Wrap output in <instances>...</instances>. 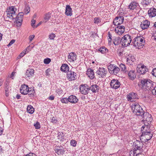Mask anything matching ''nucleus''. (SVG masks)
Returning <instances> with one entry per match:
<instances>
[{"label": "nucleus", "instance_id": "f257e3e1", "mask_svg": "<svg viewBox=\"0 0 156 156\" xmlns=\"http://www.w3.org/2000/svg\"><path fill=\"white\" fill-rule=\"evenodd\" d=\"M140 119H143L142 121L145 125L144 126H143L142 127L141 130H144L145 128H148V125H150L152 121V118L151 114L147 112L143 113L139 117Z\"/></svg>", "mask_w": 156, "mask_h": 156}, {"label": "nucleus", "instance_id": "f03ea898", "mask_svg": "<svg viewBox=\"0 0 156 156\" xmlns=\"http://www.w3.org/2000/svg\"><path fill=\"white\" fill-rule=\"evenodd\" d=\"M152 83V81L150 80L144 79L141 80L140 83H138V85L143 90L146 91L151 89Z\"/></svg>", "mask_w": 156, "mask_h": 156}, {"label": "nucleus", "instance_id": "7ed1b4c3", "mask_svg": "<svg viewBox=\"0 0 156 156\" xmlns=\"http://www.w3.org/2000/svg\"><path fill=\"white\" fill-rule=\"evenodd\" d=\"M132 108L133 113L138 116V117L144 112L141 107L137 103H135L133 104L132 106Z\"/></svg>", "mask_w": 156, "mask_h": 156}, {"label": "nucleus", "instance_id": "20e7f679", "mask_svg": "<svg viewBox=\"0 0 156 156\" xmlns=\"http://www.w3.org/2000/svg\"><path fill=\"white\" fill-rule=\"evenodd\" d=\"M145 44V41L142 36H138L135 38L134 40V45L138 48H142Z\"/></svg>", "mask_w": 156, "mask_h": 156}, {"label": "nucleus", "instance_id": "39448f33", "mask_svg": "<svg viewBox=\"0 0 156 156\" xmlns=\"http://www.w3.org/2000/svg\"><path fill=\"white\" fill-rule=\"evenodd\" d=\"M132 40L131 36L129 34H126L121 38V44L122 46L126 47L130 45Z\"/></svg>", "mask_w": 156, "mask_h": 156}, {"label": "nucleus", "instance_id": "423d86ee", "mask_svg": "<svg viewBox=\"0 0 156 156\" xmlns=\"http://www.w3.org/2000/svg\"><path fill=\"white\" fill-rule=\"evenodd\" d=\"M147 128H145L144 131L141 135V136L142 139L144 140V141L146 142L148 141L151 139L152 136V134L150 130H147Z\"/></svg>", "mask_w": 156, "mask_h": 156}, {"label": "nucleus", "instance_id": "0eeeda50", "mask_svg": "<svg viewBox=\"0 0 156 156\" xmlns=\"http://www.w3.org/2000/svg\"><path fill=\"white\" fill-rule=\"evenodd\" d=\"M109 72L111 74L117 75L120 71V69L115 65L110 64L108 66Z\"/></svg>", "mask_w": 156, "mask_h": 156}, {"label": "nucleus", "instance_id": "6e6552de", "mask_svg": "<svg viewBox=\"0 0 156 156\" xmlns=\"http://www.w3.org/2000/svg\"><path fill=\"white\" fill-rule=\"evenodd\" d=\"M107 73V69L103 67L99 68L96 72L97 75L100 78L105 77Z\"/></svg>", "mask_w": 156, "mask_h": 156}, {"label": "nucleus", "instance_id": "1a4fd4ad", "mask_svg": "<svg viewBox=\"0 0 156 156\" xmlns=\"http://www.w3.org/2000/svg\"><path fill=\"white\" fill-rule=\"evenodd\" d=\"M134 148V149L138 151H143L142 148L143 147V144L139 140H136L133 143Z\"/></svg>", "mask_w": 156, "mask_h": 156}, {"label": "nucleus", "instance_id": "9d476101", "mask_svg": "<svg viewBox=\"0 0 156 156\" xmlns=\"http://www.w3.org/2000/svg\"><path fill=\"white\" fill-rule=\"evenodd\" d=\"M80 90L82 94L86 95L89 93L90 87L87 84L81 85L80 87Z\"/></svg>", "mask_w": 156, "mask_h": 156}, {"label": "nucleus", "instance_id": "9b49d317", "mask_svg": "<svg viewBox=\"0 0 156 156\" xmlns=\"http://www.w3.org/2000/svg\"><path fill=\"white\" fill-rule=\"evenodd\" d=\"M137 71L140 74H144L148 71V69L144 65L141 66L138 65L137 68Z\"/></svg>", "mask_w": 156, "mask_h": 156}, {"label": "nucleus", "instance_id": "f8f14e48", "mask_svg": "<svg viewBox=\"0 0 156 156\" xmlns=\"http://www.w3.org/2000/svg\"><path fill=\"white\" fill-rule=\"evenodd\" d=\"M76 74L74 71L70 70L68 71L67 73V78L69 80H74L76 79Z\"/></svg>", "mask_w": 156, "mask_h": 156}, {"label": "nucleus", "instance_id": "ddd939ff", "mask_svg": "<svg viewBox=\"0 0 156 156\" xmlns=\"http://www.w3.org/2000/svg\"><path fill=\"white\" fill-rule=\"evenodd\" d=\"M111 87L113 89H117L120 86V83L118 80L115 79L112 80L110 83Z\"/></svg>", "mask_w": 156, "mask_h": 156}, {"label": "nucleus", "instance_id": "4468645a", "mask_svg": "<svg viewBox=\"0 0 156 156\" xmlns=\"http://www.w3.org/2000/svg\"><path fill=\"white\" fill-rule=\"evenodd\" d=\"M124 20V17L122 16H117L114 20L113 23L115 26L119 25L123 23Z\"/></svg>", "mask_w": 156, "mask_h": 156}, {"label": "nucleus", "instance_id": "2eb2a0df", "mask_svg": "<svg viewBox=\"0 0 156 156\" xmlns=\"http://www.w3.org/2000/svg\"><path fill=\"white\" fill-rule=\"evenodd\" d=\"M55 152L59 155L64 154L65 153V150L64 147L62 146H58L55 147Z\"/></svg>", "mask_w": 156, "mask_h": 156}, {"label": "nucleus", "instance_id": "dca6fc26", "mask_svg": "<svg viewBox=\"0 0 156 156\" xmlns=\"http://www.w3.org/2000/svg\"><path fill=\"white\" fill-rule=\"evenodd\" d=\"M137 94L133 92L130 93L127 95V98L129 101H135V100L137 98Z\"/></svg>", "mask_w": 156, "mask_h": 156}, {"label": "nucleus", "instance_id": "f3484780", "mask_svg": "<svg viewBox=\"0 0 156 156\" xmlns=\"http://www.w3.org/2000/svg\"><path fill=\"white\" fill-rule=\"evenodd\" d=\"M115 31L119 35H121L125 31V27L122 26H118L115 28Z\"/></svg>", "mask_w": 156, "mask_h": 156}, {"label": "nucleus", "instance_id": "a211bd4d", "mask_svg": "<svg viewBox=\"0 0 156 156\" xmlns=\"http://www.w3.org/2000/svg\"><path fill=\"white\" fill-rule=\"evenodd\" d=\"M29 88L28 85H22L20 90V92L23 94H27L28 92V91Z\"/></svg>", "mask_w": 156, "mask_h": 156}, {"label": "nucleus", "instance_id": "6ab92c4d", "mask_svg": "<svg viewBox=\"0 0 156 156\" xmlns=\"http://www.w3.org/2000/svg\"><path fill=\"white\" fill-rule=\"evenodd\" d=\"M23 12H20L18 13L17 16H16V23H19L20 25L22 24V23L23 21Z\"/></svg>", "mask_w": 156, "mask_h": 156}, {"label": "nucleus", "instance_id": "aec40b11", "mask_svg": "<svg viewBox=\"0 0 156 156\" xmlns=\"http://www.w3.org/2000/svg\"><path fill=\"white\" fill-rule=\"evenodd\" d=\"M68 98L69 102L75 104L78 101V99L75 95H71Z\"/></svg>", "mask_w": 156, "mask_h": 156}, {"label": "nucleus", "instance_id": "412c9836", "mask_svg": "<svg viewBox=\"0 0 156 156\" xmlns=\"http://www.w3.org/2000/svg\"><path fill=\"white\" fill-rule=\"evenodd\" d=\"M150 24V22L147 20L144 21L140 24V27L143 30L147 29L149 27Z\"/></svg>", "mask_w": 156, "mask_h": 156}, {"label": "nucleus", "instance_id": "4be33fe9", "mask_svg": "<svg viewBox=\"0 0 156 156\" xmlns=\"http://www.w3.org/2000/svg\"><path fill=\"white\" fill-rule=\"evenodd\" d=\"M65 13L67 16H71L72 15V9L70 5H67L66 6Z\"/></svg>", "mask_w": 156, "mask_h": 156}, {"label": "nucleus", "instance_id": "5701e85b", "mask_svg": "<svg viewBox=\"0 0 156 156\" xmlns=\"http://www.w3.org/2000/svg\"><path fill=\"white\" fill-rule=\"evenodd\" d=\"M34 70L33 69H28L26 72L25 77L26 78L32 77L34 75Z\"/></svg>", "mask_w": 156, "mask_h": 156}, {"label": "nucleus", "instance_id": "b1692460", "mask_svg": "<svg viewBox=\"0 0 156 156\" xmlns=\"http://www.w3.org/2000/svg\"><path fill=\"white\" fill-rule=\"evenodd\" d=\"M68 57L69 61L73 62L76 59V55L74 52H71L69 53Z\"/></svg>", "mask_w": 156, "mask_h": 156}, {"label": "nucleus", "instance_id": "393cba45", "mask_svg": "<svg viewBox=\"0 0 156 156\" xmlns=\"http://www.w3.org/2000/svg\"><path fill=\"white\" fill-rule=\"evenodd\" d=\"M129 79L132 80H134L136 77V75L135 70H131L128 73Z\"/></svg>", "mask_w": 156, "mask_h": 156}, {"label": "nucleus", "instance_id": "a878e982", "mask_svg": "<svg viewBox=\"0 0 156 156\" xmlns=\"http://www.w3.org/2000/svg\"><path fill=\"white\" fill-rule=\"evenodd\" d=\"M86 74L88 75V76L91 79H94V70L91 69H89L87 70Z\"/></svg>", "mask_w": 156, "mask_h": 156}, {"label": "nucleus", "instance_id": "bb28decb", "mask_svg": "<svg viewBox=\"0 0 156 156\" xmlns=\"http://www.w3.org/2000/svg\"><path fill=\"white\" fill-rule=\"evenodd\" d=\"M148 14L151 17L156 16V9L154 8H151L148 11Z\"/></svg>", "mask_w": 156, "mask_h": 156}, {"label": "nucleus", "instance_id": "cd10ccee", "mask_svg": "<svg viewBox=\"0 0 156 156\" xmlns=\"http://www.w3.org/2000/svg\"><path fill=\"white\" fill-rule=\"evenodd\" d=\"M99 90V87L97 84L92 85L90 87V90L93 93L98 92Z\"/></svg>", "mask_w": 156, "mask_h": 156}, {"label": "nucleus", "instance_id": "c85d7f7f", "mask_svg": "<svg viewBox=\"0 0 156 156\" xmlns=\"http://www.w3.org/2000/svg\"><path fill=\"white\" fill-rule=\"evenodd\" d=\"M141 153V151H139L135 149L131 150L129 152L130 156H136L137 155Z\"/></svg>", "mask_w": 156, "mask_h": 156}, {"label": "nucleus", "instance_id": "c756f323", "mask_svg": "<svg viewBox=\"0 0 156 156\" xmlns=\"http://www.w3.org/2000/svg\"><path fill=\"white\" fill-rule=\"evenodd\" d=\"M138 5V3L135 2H132L128 6V8L130 10H134L136 9Z\"/></svg>", "mask_w": 156, "mask_h": 156}, {"label": "nucleus", "instance_id": "7c9ffc66", "mask_svg": "<svg viewBox=\"0 0 156 156\" xmlns=\"http://www.w3.org/2000/svg\"><path fill=\"white\" fill-rule=\"evenodd\" d=\"M69 69L68 66L66 64H63L61 67V70L65 73L69 71Z\"/></svg>", "mask_w": 156, "mask_h": 156}, {"label": "nucleus", "instance_id": "2f4dec72", "mask_svg": "<svg viewBox=\"0 0 156 156\" xmlns=\"http://www.w3.org/2000/svg\"><path fill=\"white\" fill-rule=\"evenodd\" d=\"M97 51L101 52L102 54H105L108 51V50L105 47H102L99 48L97 49Z\"/></svg>", "mask_w": 156, "mask_h": 156}, {"label": "nucleus", "instance_id": "473e14b6", "mask_svg": "<svg viewBox=\"0 0 156 156\" xmlns=\"http://www.w3.org/2000/svg\"><path fill=\"white\" fill-rule=\"evenodd\" d=\"M51 16V14L50 12L45 14L44 17L43 22L44 23H46L50 19Z\"/></svg>", "mask_w": 156, "mask_h": 156}, {"label": "nucleus", "instance_id": "72a5a7b5", "mask_svg": "<svg viewBox=\"0 0 156 156\" xmlns=\"http://www.w3.org/2000/svg\"><path fill=\"white\" fill-rule=\"evenodd\" d=\"M121 38L119 37H116L114 39L113 43L115 45H118L121 43Z\"/></svg>", "mask_w": 156, "mask_h": 156}, {"label": "nucleus", "instance_id": "f704fd0d", "mask_svg": "<svg viewBox=\"0 0 156 156\" xmlns=\"http://www.w3.org/2000/svg\"><path fill=\"white\" fill-rule=\"evenodd\" d=\"M6 16H5V18L7 20L9 21V19L10 20H12L15 18V17L13 16V15L9 13V12H6Z\"/></svg>", "mask_w": 156, "mask_h": 156}, {"label": "nucleus", "instance_id": "c9c22d12", "mask_svg": "<svg viewBox=\"0 0 156 156\" xmlns=\"http://www.w3.org/2000/svg\"><path fill=\"white\" fill-rule=\"evenodd\" d=\"M34 108L31 105H28L27 108V111L30 114H32L34 112Z\"/></svg>", "mask_w": 156, "mask_h": 156}, {"label": "nucleus", "instance_id": "e433bc0d", "mask_svg": "<svg viewBox=\"0 0 156 156\" xmlns=\"http://www.w3.org/2000/svg\"><path fill=\"white\" fill-rule=\"evenodd\" d=\"M28 92L27 94L30 97L33 96L34 95L35 91L33 88H29Z\"/></svg>", "mask_w": 156, "mask_h": 156}, {"label": "nucleus", "instance_id": "4c0bfd02", "mask_svg": "<svg viewBox=\"0 0 156 156\" xmlns=\"http://www.w3.org/2000/svg\"><path fill=\"white\" fill-rule=\"evenodd\" d=\"M7 12H9V13L13 15V16L14 17L16 16V15L15 14V12L14 11V7H11L9 8V10L7 11Z\"/></svg>", "mask_w": 156, "mask_h": 156}, {"label": "nucleus", "instance_id": "58836bf2", "mask_svg": "<svg viewBox=\"0 0 156 156\" xmlns=\"http://www.w3.org/2000/svg\"><path fill=\"white\" fill-rule=\"evenodd\" d=\"M119 66L122 70L124 72L126 73V68L125 65L121 63L119 65Z\"/></svg>", "mask_w": 156, "mask_h": 156}, {"label": "nucleus", "instance_id": "ea45409f", "mask_svg": "<svg viewBox=\"0 0 156 156\" xmlns=\"http://www.w3.org/2000/svg\"><path fill=\"white\" fill-rule=\"evenodd\" d=\"M58 138L59 139H61V140L64 139V134L62 132H59L58 133Z\"/></svg>", "mask_w": 156, "mask_h": 156}, {"label": "nucleus", "instance_id": "a19ab883", "mask_svg": "<svg viewBox=\"0 0 156 156\" xmlns=\"http://www.w3.org/2000/svg\"><path fill=\"white\" fill-rule=\"evenodd\" d=\"M61 101L62 103L67 104L69 102L68 98H62L61 99Z\"/></svg>", "mask_w": 156, "mask_h": 156}, {"label": "nucleus", "instance_id": "79ce46f5", "mask_svg": "<svg viewBox=\"0 0 156 156\" xmlns=\"http://www.w3.org/2000/svg\"><path fill=\"white\" fill-rule=\"evenodd\" d=\"M51 62V59H50V58H45L44 59V63L46 64H49Z\"/></svg>", "mask_w": 156, "mask_h": 156}, {"label": "nucleus", "instance_id": "37998d69", "mask_svg": "<svg viewBox=\"0 0 156 156\" xmlns=\"http://www.w3.org/2000/svg\"><path fill=\"white\" fill-rule=\"evenodd\" d=\"M34 126H35L36 129H39L41 128V125L38 122H37L36 123L34 124Z\"/></svg>", "mask_w": 156, "mask_h": 156}, {"label": "nucleus", "instance_id": "c03bdc74", "mask_svg": "<svg viewBox=\"0 0 156 156\" xmlns=\"http://www.w3.org/2000/svg\"><path fill=\"white\" fill-rule=\"evenodd\" d=\"M77 144L75 140H72L70 141V144L73 147H75Z\"/></svg>", "mask_w": 156, "mask_h": 156}, {"label": "nucleus", "instance_id": "a18cd8bd", "mask_svg": "<svg viewBox=\"0 0 156 156\" xmlns=\"http://www.w3.org/2000/svg\"><path fill=\"white\" fill-rule=\"evenodd\" d=\"M25 54H26V51H23V52H21L20 54V55L17 58L18 59H19L20 58H21L22 57H23Z\"/></svg>", "mask_w": 156, "mask_h": 156}, {"label": "nucleus", "instance_id": "49530a36", "mask_svg": "<svg viewBox=\"0 0 156 156\" xmlns=\"http://www.w3.org/2000/svg\"><path fill=\"white\" fill-rule=\"evenodd\" d=\"M8 82H6V83H5V90H6V91H9V89H10V88L9 87H8Z\"/></svg>", "mask_w": 156, "mask_h": 156}, {"label": "nucleus", "instance_id": "de8ad7c7", "mask_svg": "<svg viewBox=\"0 0 156 156\" xmlns=\"http://www.w3.org/2000/svg\"><path fill=\"white\" fill-rule=\"evenodd\" d=\"M55 36L54 34L52 33L49 35V38L50 40H53L55 37Z\"/></svg>", "mask_w": 156, "mask_h": 156}, {"label": "nucleus", "instance_id": "09e8293b", "mask_svg": "<svg viewBox=\"0 0 156 156\" xmlns=\"http://www.w3.org/2000/svg\"><path fill=\"white\" fill-rule=\"evenodd\" d=\"M101 20L99 18L95 17L94 18V23H98L101 22Z\"/></svg>", "mask_w": 156, "mask_h": 156}, {"label": "nucleus", "instance_id": "8fccbe9b", "mask_svg": "<svg viewBox=\"0 0 156 156\" xmlns=\"http://www.w3.org/2000/svg\"><path fill=\"white\" fill-rule=\"evenodd\" d=\"M30 11V8L29 7H26L24 9V13L27 14Z\"/></svg>", "mask_w": 156, "mask_h": 156}, {"label": "nucleus", "instance_id": "3c124183", "mask_svg": "<svg viewBox=\"0 0 156 156\" xmlns=\"http://www.w3.org/2000/svg\"><path fill=\"white\" fill-rule=\"evenodd\" d=\"M56 92L59 95L63 93V91L61 89H58L56 90Z\"/></svg>", "mask_w": 156, "mask_h": 156}, {"label": "nucleus", "instance_id": "603ef678", "mask_svg": "<svg viewBox=\"0 0 156 156\" xmlns=\"http://www.w3.org/2000/svg\"><path fill=\"white\" fill-rule=\"evenodd\" d=\"M151 74L153 76L156 77V68L153 69L151 72Z\"/></svg>", "mask_w": 156, "mask_h": 156}, {"label": "nucleus", "instance_id": "864d4df0", "mask_svg": "<svg viewBox=\"0 0 156 156\" xmlns=\"http://www.w3.org/2000/svg\"><path fill=\"white\" fill-rule=\"evenodd\" d=\"M152 93L154 95H156V86L152 90Z\"/></svg>", "mask_w": 156, "mask_h": 156}, {"label": "nucleus", "instance_id": "5fc2aeb1", "mask_svg": "<svg viewBox=\"0 0 156 156\" xmlns=\"http://www.w3.org/2000/svg\"><path fill=\"white\" fill-rule=\"evenodd\" d=\"M15 41V40L14 39H12L11 40L10 42L9 43V44L8 45V46H10L12 44H13Z\"/></svg>", "mask_w": 156, "mask_h": 156}, {"label": "nucleus", "instance_id": "6e6d98bb", "mask_svg": "<svg viewBox=\"0 0 156 156\" xmlns=\"http://www.w3.org/2000/svg\"><path fill=\"white\" fill-rule=\"evenodd\" d=\"M36 22V21L35 20H32L31 21V25L33 27H35L34 24H35Z\"/></svg>", "mask_w": 156, "mask_h": 156}, {"label": "nucleus", "instance_id": "4d7b16f0", "mask_svg": "<svg viewBox=\"0 0 156 156\" xmlns=\"http://www.w3.org/2000/svg\"><path fill=\"white\" fill-rule=\"evenodd\" d=\"M35 36L34 35H31L29 36V39L30 41H31L34 37Z\"/></svg>", "mask_w": 156, "mask_h": 156}, {"label": "nucleus", "instance_id": "13d9d810", "mask_svg": "<svg viewBox=\"0 0 156 156\" xmlns=\"http://www.w3.org/2000/svg\"><path fill=\"white\" fill-rule=\"evenodd\" d=\"M25 156H37L35 154L32 153H30L29 154H27Z\"/></svg>", "mask_w": 156, "mask_h": 156}, {"label": "nucleus", "instance_id": "bf43d9fd", "mask_svg": "<svg viewBox=\"0 0 156 156\" xmlns=\"http://www.w3.org/2000/svg\"><path fill=\"white\" fill-rule=\"evenodd\" d=\"M51 121V122L53 123H56L57 122L56 119L54 117H53L52 118Z\"/></svg>", "mask_w": 156, "mask_h": 156}, {"label": "nucleus", "instance_id": "052dcab7", "mask_svg": "<svg viewBox=\"0 0 156 156\" xmlns=\"http://www.w3.org/2000/svg\"><path fill=\"white\" fill-rule=\"evenodd\" d=\"M15 73H16V72H13L12 73L11 75L10 76V78H11L12 79H14L13 77L14 76V75L15 74Z\"/></svg>", "mask_w": 156, "mask_h": 156}, {"label": "nucleus", "instance_id": "680f3d73", "mask_svg": "<svg viewBox=\"0 0 156 156\" xmlns=\"http://www.w3.org/2000/svg\"><path fill=\"white\" fill-rule=\"evenodd\" d=\"M54 97L53 95H51L48 98V99L51 100H53L54 99Z\"/></svg>", "mask_w": 156, "mask_h": 156}, {"label": "nucleus", "instance_id": "e2e57ef3", "mask_svg": "<svg viewBox=\"0 0 156 156\" xmlns=\"http://www.w3.org/2000/svg\"><path fill=\"white\" fill-rule=\"evenodd\" d=\"M108 34L109 38L110 39V40H109V39H108V40L110 42L111 40H112V38H111L112 35L111 34H110V33L109 32H108Z\"/></svg>", "mask_w": 156, "mask_h": 156}, {"label": "nucleus", "instance_id": "0e129e2a", "mask_svg": "<svg viewBox=\"0 0 156 156\" xmlns=\"http://www.w3.org/2000/svg\"><path fill=\"white\" fill-rule=\"evenodd\" d=\"M5 95L6 97H8L9 96V91H6V90H5Z\"/></svg>", "mask_w": 156, "mask_h": 156}, {"label": "nucleus", "instance_id": "69168bd1", "mask_svg": "<svg viewBox=\"0 0 156 156\" xmlns=\"http://www.w3.org/2000/svg\"><path fill=\"white\" fill-rule=\"evenodd\" d=\"M3 83V80L1 79H0V87L2 85Z\"/></svg>", "mask_w": 156, "mask_h": 156}, {"label": "nucleus", "instance_id": "338daca9", "mask_svg": "<svg viewBox=\"0 0 156 156\" xmlns=\"http://www.w3.org/2000/svg\"><path fill=\"white\" fill-rule=\"evenodd\" d=\"M20 95H19V94H17L16 96V98L17 99H19L20 98Z\"/></svg>", "mask_w": 156, "mask_h": 156}, {"label": "nucleus", "instance_id": "774afa93", "mask_svg": "<svg viewBox=\"0 0 156 156\" xmlns=\"http://www.w3.org/2000/svg\"><path fill=\"white\" fill-rule=\"evenodd\" d=\"M2 34L0 33V41H1L2 39Z\"/></svg>", "mask_w": 156, "mask_h": 156}]
</instances>
